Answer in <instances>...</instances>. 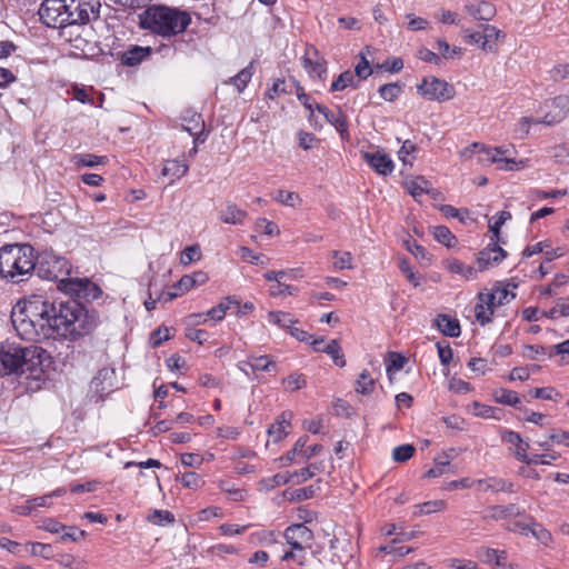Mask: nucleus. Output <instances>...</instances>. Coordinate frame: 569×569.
<instances>
[{
  "mask_svg": "<svg viewBox=\"0 0 569 569\" xmlns=\"http://www.w3.org/2000/svg\"><path fill=\"white\" fill-rule=\"evenodd\" d=\"M11 322L27 341L49 339L54 335L77 341L96 330L99 316L77 299L56 305L41 295H33L12 308Z\"/></svg>",
  "mask_w": 569,
  "mask_h": 569,
  "instance_id": "obj_1",
  "label": "nucleus"
},
{
  "mask_svg": "<svg viewBox=\"0 0 569 569\" xmlns=\"http://www.w3.org/2000/svg\"><path fill=\"white\" fill-rule=\"evenodd\" d=\"M34 272L39 278L56 281L57 288L68 295L69 299L80 300L83 305L98 299L102 295L101 288L89 278H72L70 262L51 251H44L36 257Z\"/></svg>",
  "mask_w": 569,
  "mask_h": 569,
  "instance_id": "obj_2",
  "label": "nucleus"
},
{
  "mask_svg": "<svg viewBox=\"0 0 569 569\" xmlns=\"http://www.w3.org/2000/svg\"><path fill=\"white\" fill-rule=\"evenodd\" d=\"M46 356V350L34 345L3 343L0 347V376L27 375V378L40 379Z\"/></svg>",
  "mask_w": 569,
  "mask_h": 569,
  "instance_id": "obj_3",
  "label": "nucleus"
},
{
  "mask_svg": "<svg viewBox=\"0 0 569 569\" xmlns=\"http://www.w3.org/2000/svg\"><path fill=\"white\" fill-rule=\"evenodd\" d=\"M140 28L169 38L186 31L191 23L189 12L163 4H151L138 16Z\"/></svg>",
  "mask_w": 569,
  "mask_h": 569,
  "instance_id": "obj_4",
  "label": "nucleus"
},
{
  "mask_svg": "<svg viewBox=\"0 0 569 569\" xmlns=\"http://www.w3.org/2000/svg\"><path fill=\"white\" fill-rule=\"evenodd\" d=\"M36 253L30 244H6L0 248V276L12 282L20 283L34 272Z\"/></svg>",
  "mask_w": 569,
  "mask_h": 569,
  "instance_id": "obj_5",
  "label": "nucleus"
},
{
  "mask_svg": "<svg viewBox=\"0 0 569 569\" xmlns=\"http://www.w3.org/2000/svg\"><path fill=\"white\" fill-rule=\"evenodd\" d=\"M67 26L86 24L100 16L99 0H66Z\"/></svg>",
  "mask_w": 569,
  "mask_h": 569,
  "instance_id": "obj_6",
  "label": "nucleus"
},
{
  "mask_svg": "<svg viewBox=\"0 0 569 569\" xmlns=\"http://www.w3.org/2000/svg\"><path fill=\"white\" fill-rule=\"evenodd\" d=\"M417 90L428 100L448 101L455 96L453 86L437 77L423 78L422 82L417 86Z\"/></svg>",
  "mask_w": 569,
  "mask_h": 569,
  "instance_id": "obj_7",
  "label": "nucleus"
},
{
  "mask_svg": "<svg viewBox=\"0 0 569 569\" xmlns=\"http://www.w3.org/2000/svg\"><path fill=\"white\" fill-rule=\"evenodd\" d=\"M66 0H44L39 8L40 20L50 28L67 26Z\"/></svg>",
  "mask_w": 569,
  "mask_h": 569,
  "instance_id": "obj_8",
  "label": "nucleus"
},
{
  "mask_svg": "<svg viewBox=\"0 0 569 569\" xmlns=\"http://www.w3.org/2000/svg\"><path fill=\"white\" fill-rule=\"evenodd\" d=\"M477 150L487 154V161L498 164L503 163L505 166H499L500 169L515 170L525 166L523 160L516 161L513 158L507 157L509 149L505 147L486 148L485 146L475 142L463 151V154H466L468 151L475 152Z\"/></svg>",
  "mask_w": 569,
  "mask_h": 569,
  "instance_id": "obj_9",
  "label": "nucleus"
},
{
  "mask_svg": "<svg viewBox=\"0 0 569 569\" xmlns=\"http://www.w3.org/2000/svg\"><path fill=\"white\" fill-rule=\"evenodd\" d=\"M502 440L507 443L515 446L513 455L518 460H520L527 465H548L549 463V461L539 460L541 457H538V456L529 457L527 455L529 443H527L522 440L520 433L512 431V430H506L502 435Z\"/></svg>",
  "mask_w": 569,
  "mask_h": 569,
  "instance_id": "obj_10",
  "label": "nucleus"
},
{
  "mask_svg": "<svg viewBox=\"0 0 569 569\" xmlns=\"http://www.w3.org/2000/svg\"><path fill=\"white\" fill-rule=\"evenodd\" d=\"M283 537L293 550L303 551V543L313 539V532L305 523H295L284 530Z\"/></svg>",
  "mask_w": 569,
  "mask_h": 569,
  "instance_id": "obj_11",
  "label": "nucleus"
},
{
  "mask_svg": "<svg viewBox=\"0 0 569 569\" xmlns=\"http://www.w3.org/2000/svg\"><path fill=\"white\" fill-rule=\"evenodd\" d=\"M508 284H502L498 282L491 290V292H480L478 295V299L481 302H486L488 307H498L508 303L511 299L516 297V295L509 290Z\"/></svg>",
  "mask_w": 569,
  "mask_h": 569,
  "instance_id": "obj_12",
  "label": "nucleus"
},
{
  "mask_svg": "<svg viewBox=\"0 0 569 569\" xmlns=\"http://www.w3.org/2000/svg\"><path fill=\"white\" fill-rule=\"evenodd\" d=\"M507 256V252L498 246L497 240L489 243L485 249L479 251L477 263L479 271H483L501 262Z\"/></svg>",
  "mask_w": 569,
  "mask_h": 569,
  "instance_id": "obj_13",
  "label": "nucleus"
},
{
  "mask_svg": "<svg viewBox=\"0 0 569 569\" xmlns=\"http://www.w3.org/2000/svg\"><path fill=\"white\" fill-rule=\"evenodd\" d=\"M569 112V97L557 96L550 102V110L541 119V123L552 126L562 121Z\"/></svg>",
  "mask_w": 569,
  "mask_h": 569,
  "instance_id": "obj_14",
  "label": "nucleus"
},
{
  "mask_svg": "<svg viewBox=\"0 0 569 569\" xmlns=\"http://www.w3.org/2000/svg\"><path fill=\"white\" fill-rule=\"evenodd\" d=\"M521 516H525V509L516 503H509L488 507L482 518L485 520H506Z\"/></svg>",
  "mask_w": 569,
  "mask_h": 569,
  "instance_id": "obj_15",
  "label": "nucleus"
},
{
  "mask_svg": "<svg viewBox=\"0 0 569 569\" xmlns=\"http://www.w3.org/2000/svg\"><path fill=\"white\" fill-rule=\"evenodd\" d=\"M362 158L379 174L388 176L393 171L392 159L382 151L363 152Z\"/></svg>",
  "mask_w": 569,
  "mask_h": 569,
  "instance_id": "obj_16",
  "label": "nucleus"
},
{
  "mask_svg": "<svg viewBox=\"0 0 569 569\" xmlns=\"http://www.w3.org/2000/svg\"><path fill=\"white\" fill-rule=\"evenodd\" d=\"M316 110L323 114L326 120L337 129L342 140H349L347 119L341 110L332 112L326 106L319 103H316Z\"/></svg>",
  "mask_w": 569,
  "mask_h": 569,
  "instance_id": "obj_17",
  "label": "nucleus"
},
{
  "mask_svg": "<svg viewBox=\"0 0 569 569\" xmlns=\"http://www.w3.org/2000/svg\"><path fill=\"white\" fill-rule=\"evenodd\" d=\"M465 11L478 21H490L496 16V7L489 1L467 2Z\"/></svg>",
  "mask_w": 569,
  "mask_h": 569,
  "instance_id": "obj_18",
  "label": "nucleus"
},
{
  "mask_svg": "<svg viewBox=\"0 0 569 569\" xmlns=\"http://www.w3.org/2000/svg\"><path fill=\"white\" fill-rule=\"evenodd\" d=\"M152 53L150 47L131 46L120 56V61L127 67H137L142 61L147 60Z\"/></svg>",
  "mask_w": 569,
  "mask_h": 569,
  "instance_id": "obj_19",
  "label": "nucleus"
},
{
  "mask_svg": "<svg viewBox=\"0 0 569 569\" xmlns=\"http://www.w3.org/2000/svg\"><path fill=\"white\" fill-rule=\"evenodd\" d=\"M311 50L316 60L309 56L310 51L308 50L302 59L303 67L311 76H317L319 79H322L327 72V62L323 58H319V52L316 48H311Z\"/></svg>",
  "mask_w": 569,
  "mask_h": 569,
  "instance_id": "obj_20",
  "label": "nucleus"
},
{
  "mask_svg": "<svg viewBox=\"0 0 569 569\" xmlns=\"http://www.w3.org/2000/svg\"><path fill=\"white\" fill-rule=\"evenodd\" d=\"M247 212L240 209L236 203L227 202L226 208L220 211L219 218L228 224H242L247 218Z\"/></svg>",
  "mask_w": 569,
  "mask_h": 569,
  "instance_id": "obj_21",
  "label": "nucleus"
},
{
  "mask_svg": "<svg viewBox=\"0 0 569 569\" xmlns=\"http://www.w3.org/2000/svg\"><path fill=\"white\" fill-rule=\"evenodd\" d=\"M435 322L439 331L445 336L457 338L461 333L459 321L448 315H438Z\"/></svg>",
  "mask_w": 569,
  "mask_h": 569,
  "instance_id": "obj_22",
  "label": "nucleus"
},
{
  "mask_svg": "<svg viewBox=\"0 0 569 569\" xmlns=\"http://www.w3.org/2000/svg\"><path fill=\"white\" fill-rule=\"evenodd\" d=\"M293 413L291 411H283L277 421L269 427L268 433L274 442L280 441L288 435L286 428L290 425Z\"/></svg>",
  "mask_w": 569,
  "mask_h": 569,
  "instance_id": "obj_23",
  "label": "nucleus"
},
{
  "mask_svg": "<svg viewBox=\"0 0 569 569\" xmlns=\"http://www.w3.org/2000/svg\"><path fill=\"white\" fill-rule=\"evenodd\" d=\"M478 486L485 491H506V492H515V486L512 482L507 481L502 478L490 477L487 479L478 480Z\"/></svg>",
  "mask_w": 569,
  "mask_h": 569,
  "instance_id": "obj_24",
  "label": "nucleus"
},
{
  "mask_svg": "<svg viewBox=\"0 0 569 569\" xmlns=\"http://www.w3.org/2000/svg\"><path fill=\"white\" fill-rule=\"evenodd\" d=\"M208 274L203 271H197L193 274H186L183 276L177 283V288L183 293L191 289H193L196 286H200L207 282Z\"/></svg>",
  "mask_w": 569,
  "mask_h": 569,
  "instance_id": "obj_25",
  "label": "nucleus"
},
{
  "mask_svg": "<svg viewBox=\"0 0 569 569\" xmlns=\"http://www.w3.org/2000/svg\"><path fill=\"white\" fill-rule=\"evenodd\" d=\"M501 31L491 24H482V50L488 52L497 51V40Z\"/></svg>",
  "mask_w": 569,
  "mask_h": 569,
  "instance_id": "obj_26",
  "label": "nucleus"
},
{
  "mask_svg": "<svg viewBox=\"0 0 569 569\" xmlns=\"http://www.w3.org/2000/svg\"><path fill=\"white\" fill-rule=\"evenodd\" d=\"M188 169L189 167L184 161L171 159L164 162L162 174L172 179H179L187 173Z\"/></svg>",
  "mask_w": 569,
  "mask_h": 569,
  "instance_id": "obj_27",
  "label": "nucleus"
},
{
  "mask_svg": "<svg viewBox=\"0 0 569 569\" xmlns=\"http://www.w3.org/2000/svg\"><path fill=\"white\" fill-rule=\"evenodd\" d=\"M71 162L76 167L92 168L99 164H106L108 162V158L106 156H97L92 153H79L72 157Z\"/></svg>",
  "mask_w": 569,
  "mask_h": 569,
  "instance_id": "obj_28",
  "label": "nucleus"
},
{
  "mask_svg": "<svg viewBox=\"0 0 569 569\" xmlns=\"http://www.w3.org/2000/svg\"><path fill=\"white\" fill-rule=\"evenodd\" d=\"M182 128L194 137V142H204L206 137L201 138L204 130V121L200 114L194 113Z\"/></svg>",
  "mask_w": 569,
  "mask_h": 569,
  "instance_id": "obj_29",
  "label": "nucleus"
},
{
  "mask_svg": "<svg viewBox=\"0 0 569 569\" xmlns=\"http://www.w3.org/2000/svg\"><path fill=\"white\" fill-rule=\"evenodd\" d=\"M297 86L298 83H296L293 79H291L289 82H287L284 79H277L272 87L267 91V97L273 100L281 94L292 93L293 88L297 89Z\"/></svg>",
  "mask_w": 569,
  "mask_h": 569,
  "instance_id": "obj_30",
  "label": "nucleus"
},
{
  "mask_svg": "<svg viewBox=\"0 0 569 569\" xmlns=\"http://www.w3.org/2000/svg\"><path fill=\"white\" fill-rule=\"evenodd\" d=\"M406 249L421 263L428 266L431 261L430 254L427 252L426 248L420 246L415 239L408 237L403 241Z\"/></svg>",
  "mask_w": 569,
  "mask_h": 569,
  "instance_id": "obj_31",
  "label": "nucleus"
},
{
  "mask_svg": "<svg viewBox=\"0 0 569 569\" xmlns=\"http://www.w3.org/2000/svg\"><path fill=\"white\" fill-rule=\"evenodd\" d=\"M358 88L359 81L355 80V74L350 70H346L331 83L330 91H342L347 87Z\"/></svg>",
  "mask_w": 569,
  "mask_h": 569,
  "instance_id": "obj_32",
  "label": "nucleus"
},
{
  "mask_svg": "<svg viewBox=\"0 0 569 569\" xmlns=\"http://www.w3.org/2000/svg\"><path fill=\"white\" fill-rule=\"evenodd\" d=\"M321 471H323V466L321 462L310 463L309 466L292 472L293 482L298 485L306 482L307 480L311 479L317 472Z\"/></svg>",
  "mask_w": 569,
  "mask_h": 569,
  "instance_id": "obj_33",
  "label": "nucleus"
},
{
  "mask_svg": "<svg viewBox=\"0 0 569 569\" xmlns=\"http://www.w3.org/2000/svg\"><path fill=\"white\" fill-rule=\"evenodd\" d=\"M379 553L389 555L393 558H401L411 551V548L399 545L398 539H393L390 542L380 546L378 549Z\"/></svg>",
  "mask_w": 569,
  "mask_h": 569,
  "instance_id": "obj_34",
  "label": "nucleus"
},
{
  "mask_svg": "<svg viewBox=\"0 0 569 569\" xmlns=\"http://www.w3.org/2000/svg\"><path fill=\"white\" fill-rule=\"evenodd\" d=\"M325 353H327L328 356H330V358L332 359V361L335 362L336 366L342 368L346 366V359H345V356L342 353V349L340 347V343L338 340H331L329 343H327L325 347H323V351Z\"/></svg>",
  "mask_w": 569,
  "mask_h": 569,
  "instance_id": "obj_35",
  "label": "nucleus"
},
{
  "mask_svg": "<svg viewBox=\"0 0 569 569\" xmlns=\"http://www.w3.org/2000/svg\"><path fill=\"white\" fill-rule=\"evenodd\" d=\"M250 369L254 371H271L276 369V363L269 356L250 357L249 361L244 362Z\"/></svg>",
  "mask_w": 569,
  "mask_h": 569,
  "instance_id": "obj_36",
  "label": "nucleus"
},
{
  "mask_svg": "<svg viewBox=\"0 0 569 569\" xmlns=\"http://www.w3.org/2000/svg\"><path fill=\"white\" fill-rule=\"evenodd\" d=\"M403 84L400 82H390L381 86L378 89L379 96L385 100L392 102L395 101L402 92Z\"/></svg>",
  "mask_w": 569,
  "mask_h": 569,
  "instance_id": "obj_37",
  "label": "nucleus"
},
{
  "mask_svg": "<svg viewBox=\"0 0 569 569\" xmlns=\"http://www.w3.org/2000/svg\"><path fill=\"white\" fill-rule=\"evenodd\" d=\"M432 234L438 242L447 248H451L457 243V238L446 226L433 227Z\"/></svg>",
  "mask_w": 569,
  "mask_h": 569,
  "instance_id": "obj_38",
  "label": "nucleus"
},
{
  "mask_svg": "<svg viewBox=\"0 0 569 569\" xmlns=\"http://www.w3.org/2000/svg\"><path fill=\"white\" fill-rule=\"evenodd\" d=\"M253 74V63L251 62L249 66L240 70L234 77L230 78V81L237 88L239 92H242L251 77Z\"/></svg>",
  "mask_w": 569,
  "mask_h": 569,
  "instance_id": "obj_39",
  "label": "nucleus"
},
{
  "mask_svg": "<svg viewBox=\"0 0 569 569\" xmlns=\"http://www.w3.org/2000/svg\"><path fill=\"white\" fill-rule=\"evenodd\" d=\"M376 380L368 370H363L356 381V391L361 395H370L375 389Z\"/></svg>",
  "mask_w": 569,
  "mask_h": 569,
  "instance_id": "obj_40",
  "label": "nucleus"
},
{
  "mask_svg": "<svg viewBox=\"0 0 569 569\" xmlns=\"http://www.w3.org/2000/svg\"><path fill=\"white\" fill-rule=\"evenodd\" d=\"M407 359L400 355V353H397V352H388L387 353V359H386V362H387V375H388V378L389 380H392V373L395 371H399L403 368L405 363H406Z\"/></svg>",
  "mask_w": 569,
  "mask_h": 569,
  "instance_id": "obj_41",
  "label": "nucleus"
},
{
  "mask_svg": "<svg viewBox=\"0 0 569 569\" xmlns=\"http://www.w3.org/2000/svg\"><path fill=\"white\" fill-rule=\"evenodd\" d=\"M268 320L273 325L288 329H290L292 325L297 322L292 315L282 311H270L268 313Z\"/></svg>",
  "mask_w": 569,
  "mask_h": 569,
  "instance_id": "obj_42",
  "label": "nucleus"
},
{
  "mask_svg": "<svg viewBox=\"0 0 569 569\" xmlns=\"http://www.w3.org/2000/svg\"><path fill=\"white\" fill-rule=\"evenodd\" d=\"M114 376V370L109 368H102L98 371L97 376L92 379V386L96 389L97 392H106L109 391V389L112 387V385H109V387L103 386V382L108 379H111Z\"/></svg>",
  "mask_w": 569,
  "mask_h": 569,
  "instance_id": "obj_43",
  "label": "nucleus"
},
{
  "mask_svg": "<svg viewBox=\"0 0 569 569\" xmlns=\"http://www.w3.org/2000/svg\"><path fill=\"white\" fill-rule=\"evenodd\" d=\"M448 269L451 272L462 274L467 280L475 279L477 277V270L471 266H466L461 261L453 259L448 262Z\"/></svg>",
  "mask_w": 569,
  "mask_h": 569,
  "instance_id": "obj_44",
  "label": "nucleus"
},
{
  "mask_svg": "<svg viewBox=\"0 0 569 569\" xmlns=\"http://www.w3.org/2000/svg\"><path fill=\"white\" fill-rule=\"evenodd\" d=\"M495 399L498 403H502L506 406L516 407L518 403H520L518 393L516 391L505 388H500L495 391Z\"/></svg>",
  "mask_w": 569,
  "mask_h": 569,
  "instance_id": "obj_45",
  "label": "nucleus"
},
{
  "mask_svg": "<svg viewBox=\"0 0 569 569\" xmlns=\"http://www.w3.org/2000/svg\"><path fill=\"white\" fill-rule=\"evenodd\" d=\"M541 316L550 319L569 316V297L566 299H559L555 307L548 311H542Z\"/></svg>",
  "mask_w": 569,
  "mask_h": 569,
  "instance_id": "obj_46",
  "label": "nucleus"
},
{
  "mask_svg": "<svg viewBox=\"0 0 569 569\" xmlns=\"http://www.w3.org/2000/svg\"><path fill=\"white\" fill-rule=\"evenodd\" d=\"M307 442H308L307 436L300 437L296 441L293 448L280 458L282 466L290 465L295 460L296 455H298V453L303 456V448L307 446Z\"/></svg>",
  "mask_w": 569,
  "mask_h": 569,
  "instance_id": "obj_47",
  "label": "nucleus"
},
{
  "mask_svg": "<svg viewBox=\"0 0 569 569\" xmlns=\"http://www.w3.org/2000/svg\"><path fill=\"white\" fill-rule=\"evenodd\" d=\"M493 309H495V307L490 308L486 305V302H481L478 299V303L475 307V316H476L477 321L481 326H485V325L491 322L492 316H493Z\"/></svg>",
  "mask_w": 569,
  "mask_h": 569,
  "instance_id": "obj_48",
  "label": "nucleus"
},
{
  "mask_svg": "<svg viewBox=\"0 0 569 569\" xmlns=\"http://www.w3.org/2000/svg\"><path fill=\"white\" fill-rule=\"evenodd\" d=\"M529 533L545 546H548L552 541L550 531L547 530L542 525L538 523L536 520H531V530Z\"/></svg>",
  "mask_w": 569,
  "mask_h": 569,
  "instance_id": "obj_49",
  "label": "nucleus"
},
{
  "mask_svg": "<svg viewBox=\"0 0 569 569\" xmlns=\"http://www.w3.org/2000/svg\"><path fill=\"white\" fill-rule=\"evenodd\" d=\"M521 517L523 518L522 520H517V521L509 523L507 526V530H509L511 532L528 536L531 530V520H535V519L530 516H527L526 513H525V516H521Z\"/></svg>",
  "mask_w": 569,
  "mask_h": 569,
  "instance_id": "obj_50",
  "label": "nucleus"
},
{
  "mask_svg": "<svg viewBox=\"0 0 569 569\" xmlns=\"http://www.w3.org/2000/svg\"><path fill=\"white\" fill-rule=\"evenodd\" d=\"M446 507L443 500L427 501L416 506V516L429 515L436 511H440Z\"/></svg>",
  "mask_w": 569,
  "mask_h": 569,
  "instance_id": "obj_51",
  "label": "nucleus"
},
{
  "mask_svg": "<svg viewBox=\"0 0 569 569\" xmlns=\"http://www.w3.org/2000/svg\"><path fill=\"white\" fill-rule=\"evenodd\" d=\"M416 452V448L412 445L406 443L398 446L392 451V458L397 462L408 461Z\"/></svg>",
  "mask_w": 569,
  "mask_h": 569,
  "instance_id": "obj_52",
  "label": "nucleus"
},
{
  "mask_svg": "<svg viewBox=\"0 0 569 569\" xmlns=\"http://www.w3.org/2000/svg\"><path fill=\"white\" fill-rule=\"evenodd\" d=\"M274 200L289 207H297L301 202V198L298 193L286 190H278Z\"/></svg>",
  "mask_w": 569,
  "mask_h": 569,
  "instance_id": "obj_53",
  "label": "nucleus"
},
{
  "mask_svg": "<svg viewBox=\"0 0 569 569\" xmlns=\"http://www.w3.org/2000/svg\"><path fill=\"white\" fill-rule=\"evenodd\" d=\"M148 520L154 525L163 526L172 523L174 521V516L168 510L156 509L151 515H149Z\"/></svg>",
  "mask_w": 569,
  "mask_h": 569,
  "instance_id": "obj_54",
  "label": "nucleus"
},
{
  "mask_svg": "<svg viewBox=\"0 0 569 569\" xmlns=\"http://www.w3.org/2000/svg\"><path fill=\"white\" fill-rule=\"evenodd\" d=\"M355 73L360 80H366L372 73L370 62L363 51L360 52V61L355 67Z\"/></svg>",
  "mask_w": 569,
  "mask_h": 569,
  "instance_id": "obj_55",
  "label": "nucleus"
},
{
  "mask_svg": "<svg viewBox=\"0 0 569 569\" xmlns=\"http://www.w3.org/2000/svg\"><path fill=\"white\" fill-rule=\"evenodd\" d=\"M219 488L221 491L228 493L230 499L233 501H242L246 497V491L243 489L233 488L230 486L229 481L220 480Z\"/></svg>",
  "mask_w": 569,
  "mask_h": 569,
  "instance_id": "obj_56",
  "label": "nucleus"
},
{
  "mask_svg": "<svg viewBox=\"0 0 569 569\" xmlns=\"http://www.w3.org/2000/svg\"><path fill=\"white\" fill-rule=\"evenodd\" d=\"M201 258V251L199 246H190L183 249L180 256V262L182 264H189L193 261H197Z\"/></svg>",
  "mask_w": 569,
  "mask_h": 569,
  "instance_id": "obj_57",
  "label": "nucleus"
},
{
  "mask_svg": "<svg viewBox=\"0 0 569 569\" xmlns=\"http://www.w3.org/2000/svg\"><path fill=\"white\" fill-rule=\"evenodd\" d=\"M398 267L400 271L406 276L408 281H410L415 287L420 284V278L413 272L407 258L400 259Z\"/></svg>",
  "mask_w": 569,
  "mask_h": 569,
  "instance_id": "obj_58",
  "label": "nucleus"
},
{
  "mask_svg": "<svg viewBox=\"0 0 569 569\" xmlns=\"http://www.w3.org/2000/svg\"><path fill=\"white\" fill-rule=\"evenodd\" d=\"M333 259H335L333 266L337 269L342 270V269H351L352 268V266H351L352 257H351L350 252L333 251Z\"/></svg>",
  "mask_w": 569,
  "mask_h": 569,
  "instance_id": "obj_59",
  "label": "nucleus"
},
{
  "mask_svg": "<svg viewBox=\"0 0 569 569\" xmlns=\"http://www.w3.org/2000/svg\"><path fill=\"white\" fill-rule=\"evenodd\" d=\"M531 392L537 399L558 400L561 398V395L552 387L536 388Z\"/></svg>",
  "mask_w": 569,
  "mask_h": 569,
  "instance_id": "obj_60",
  "label": "nucleus"
},
{
  "mask_svg": "<svg viewBox=\"0 0 569 569\" xmlns=\"http://www.w3.org/2000/svg\"><path fill=\"white\" fill-rule=\"evenodd\" d=\"M180 482L186 488H191V489H197V488H199V487H201L203 485V481L200 478V476L197 475L196 472H191V471L184 472L180 477Z\"/></svg>",
  "mask_w": 569,
  "mask_h": 569,
  "instance_id": "obj_61",
  "label": "nucleus"
},
{
  "mask_svg": "<svg viewBox=\"0 0 569 569\" xmlns=\"http://www.w3.org/2000/svg\"><path fill=\"white\" fill-rule=\"evenodd\" d=\"M283 383L286 385L287 389L296 391L306 386V378L303 375L292 373L283 380Z\"/></svg>",
  "mask_w": 569,
  "mask_h": 569,
  "instance_id": "obj_62",
  "label": "nucleus"
},
{
  "mask_svg": "<svg viewBox=\"0 0 569 569\" xmlns=\"http://www.w3.org/2000/svg\"><path fill=\"white\" fill-rule=\"evenodd\" d=\"M427 184L428 182L423 178H417L410 181L407 186L410 194H412L413 197H418L428 192Z\"/></svg>",
  "mask_w": 569,
  "mask_h": 569,
  "instance_id": "obj_63",
  "label": "nucleus"
},
{
  "mask_svg": "<svg viewBox=\"0 0 569 569\" xmlns=\"http://www.w3.org/2000/svg\"><path fill=\"white\" fill-rule=\"evenodd\" d=\"M550 77L553 81H562L569 77V63L555 66L550 70Z\"/></svg>",
  "mask_w": 569,
  "mask_h": 569,
  "instance_id": "obj_64",
  "label": "nucleus"
}]
</instances>
